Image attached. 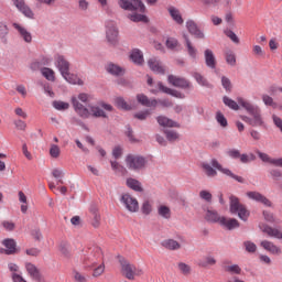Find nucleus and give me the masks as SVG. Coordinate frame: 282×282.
Returning <instances> with one entry per match:
<instances>
[{"instance_id": "obj_1", "label": "nucleus", "mask_w": 282, "mask_h": 282, "mask_svg": "<svg viewBox=\"0 0 282 282\" xmlns=\"http://www.w3.org/2000/svg\"><path fill=\"white\" fill-rule=\"evenodd\" d=\"M80 263L84 270H91L94 279L105 274V252L98 246H90L83 250Z\"/></svg>"}, {"instance_id": "obj_2", "label": "nucleus", "mask_w": 282, "mask_h": 282, "mask_svg": "<svg viewBox=\"0 0 282 282\" xmlns=\"http://www.w3.org/2000/svg\"><path fill=\"white\" fill-rule=\"evenodd\" d=\"M118 4L122 10L131 12L128 14V19L133 21V23H149V18L144 15L147 6H144L142 0H119Z\"/></svg>"}, {"instance_id": "obj_3", "label": "nucleus", "mask_w": 282, "mask_h": 282, "mask_svg": "<svg viewBox=\"0 0 282 282\" xmlns=\"http://www.w3.org/2000/svg\"><path fill=\"white\" fill-rule=\"evenodd\" d=\"M237 102L252 117L240 116L243 122H247L251 127H263V117H261V108L259 106L252 105V102L246 100L243 97H238Z\"/></svg>"}, {"instance_id": "obj_4", "label": "nucleus", "mask_w": 282, "mask_h": 282, "mask_svg": "<svg viewBox=\"0 0 282 282\" xmlns=\"http://www.w3.org/2000/svg\"><path fill=\"white\" fill-rule=\"evenodd\" d=\"M202 169L207 177H217V171H219V173H223V175H227L228 177L236 180V182H239V184H243V182H246V180L243 177L236 175L228 167H224L219 163V161H217V159H213L210 161V164L202 163Z\"/></svg>"}, {"instance_id": "obj_5", "label": "nucleus", "mask_w": 282, "mask_h": 282, "mask_svg": "<svg viewBox=\"0 0 282 282\" xmlns=\"http://www.w3.org/2000/svg\"><path fill=\"white\" fill-rule=\"evenodd\" d=\"M70 102L73 105L74 111L79 116V118H83L86 120L87 118H107V113H105V110L100 108L99 106H90L89 109L85 107L80 101H78V98L76 96L72 97Z\"/></svg>"}, {"instance_id": "obj_6", "label": "nucleus", "mask_w": 282, "mask_h": 282, "mask_svg": "<svg viewBox=\"0 0 282 282\" xmlns=\"http://www.w3.org/2000/svg\"><path fill=\"white\" fill-rule=\"evenodd\" d=\"M119 263L121 265V274L128 281H135V276H144V269L135 267L123 257H119Z\"/></svg>"}, {"instance_id": "obj_7", "label": "nucleus", "mask_w": 282, "mask_h": 282, "mask_svg": "<svg viewBox=\"0 0 282 282\" xmlns=\"http://www.w3.org/2000/svg\"><path fill=\"white\" fill-rule=\"evenodd\" d=\"M229 204H230V213L232 215H238L239 219L242 221H248V218L250 217V212L246 208V205L241 204L239 202V198L235 195H231L229 197Z\"/></svg>"}, {"instance_id": "obj_8", "label": "nucleus", "mask_w": 282, "mask_h": 282, "mask_svg": "<svg viewBox=\"0 0 282 282\" xmlns=\"http://www.w3.org/2000/svg\"><path fill=\"white\" fill-rule=\"evenodd\" d=\"M126 165L130 171H142L147 166V159L138 154H128L126 156Z\"/></svg>"}, {"instance_id": "obj_9", "label": "nucleus", "mask_w": 282, "mask_h": 282, "mask_svg": "<svg viewBox=\"0 0 282 282\" xmlns=\"http://www.w3.org/2000/svg\"><path fill=\"white\" fill-rule=\"evenodd\" d=\"M120 200L129 213H138V210H140L138 199L130 194H123Z\"/></svg>"}, {"instance_id": "obj_10", "label": "nucleus", "mask_w": 282, "mask_h": 282, "mask_svg": "<svg viewBox=\"0 0 282 282\" xmlns=\"http://www.w3.org/2000/svg\"><path fill=\"white\" fill-rule=\"evenodd\" d=\"M106 28V37L108 43L116 45V43H118V28H116V23L108 22Z\"/></svg>"}, {"instance_id": "obj_11", "label": "nucleus", "mask_w": 282, "mask_h": 282, "mask_svg": "<svg viewBox=\"0 0 282 282\" xmlns=\"http://www.w3.org/2000/svg\"><path fill=\"white\" fill-rule=\"evenodd\" d=\"M167 83H170V85H173V87H178L180 89H191V82L182 77L170 75L167 77Z\"/></svg>"}, {"instance_id": "obj_12", "label": "nucleus", "mask_w": 282, "mask_h": 282, "mask_svg": "<svg viewBox=\"0 0 282 282\" xmlns=\"http://www.w3.org/2000/svg\"><path fill=\"white\" fill-rule=\"evenodd\" d=\"M13 4L24 17H28V19H34V12L28 4H25V0H12Z\"/></svg>"}, {"instance_id": "obj_13", "label": "nucleus", "mask_w": 282, "mask_h": 282, "mask_svg": "<svg viewBox=\"0 0 282 282\" xmlns=\"http://www.w3.org/2000/svg\"><path fill=\"white\" fill-rule=\"evenodd\" d=\"M247 197L252 199L253 202H258L259 204H263V206H272V202L268 199L263 194L259 192H247Z\"/></svg>"}, {"instance_id": "obj_14", "label": "nucleus", "mask_w": 282, "mask_h": 282, "mask_svg": "<svg viewBox=\"0 0 282 282\" xmlns=\"http://www.w3.org/2000/svg\"><path fill=\"white\" fill-rule=\"evenodd\" d=\"M55 65L57 69H59L62 76L67 75V73L69 72V62L65 59V56L63 55H57L55 57Z\"/></svg>"}, {"instance_id": "obj_15", "label": "nucleus", "mask_w": 282, "mask_h": 282, "mask_svg": "<svg viewBox=\"0 0 282 282\" xmlns=\"http://www.w3.org/2000/svg\"><path fill=\"white\" fill-rule=\"evenodd\" d=\"M158 87H159L160 91H163V94H169L170 96H173L174 98H181V99L186 98V95H184L183 93H181L176 89H171V88L164 86V84H162V82H159Z\"/></svg>"}, {"instance_id": "obj_16", "label": "nucleus", "mask_w": 282, "mask_h": 282, "mask_svg": "<svg viewBox=\"0 0 282 282\" xmlns=\"http://www.w3.org/2000/svg\"><path fill=\"white\" fill-rule=\"evenodd\" d=\"M206 66L210 69H215L217 67V58H215V53L210 48H206L204 52Z\"/></svg>"}, {"instance_id": "obj_17", "label": "nucleus", "mask_w": 282, "mask_h": 282, "mask_svg": "<svg viewBox=\"0 0 282 282\" xmlns=\"http://www.w3.org/2000/svg\"><path fill=\"white\" fill-rule=\"evenodd\" d=\"M148 65L154 74H164V66L162 65V62L158 59L156 57H152L148 61Z\"/></svg>"}, {"instance_id": "obj_18", "label": "nucleus", "mask_w": 282, "mask_h": 282, "mask_svg": "<svg viewBox=\"0 0 282 282\" xmlns=\"http://www.w3.org/2000/svg\"><path fill=\"white\" fill-rule=\"evenodd\" d=\"M224 58L230 67H235L237 65V54H235L232 48L227 47L224 50Z\"/></svg>"}, {"instance_id": "obj_19", "label": "nucleus", "mask_w": 282, "mask_h": 282, "mask_svg": "<svg viewBox=\"0 0 282 282\" xmlns=\"http://www.w3.org/2000/svg\"><path fill=\"white\" fill-rule=\"evenodd\" d=\"M260 230H262V232H265L269 237H274L275 239H282V231L276 228H272L268 225L261 224Z\"/></svg>"}, {"instance_id": "obj_20", "label": "nucleus", "mask_w": 282, "mask_h": 282, "mask_svg": "<svg viewBox=\"0 0 282 282\" xmlns=\"http://www.w3.org/2000/svg\"><path fill=\"white\" fill-rule=\"evenodd\" d=\"M13 28L19 32L21 39H23L25 43H30L32 41V33H30L25 26H22L19 23H13Z\"/></svg>"}, {"instance_id": "obj_21", "label": "nucleus", "mask_w": 282, "mask_h": 282, "mask_svg": "<svg viewBox=\"0 0 282 282\" xmlns=\"http://www.w3.org/2000/svg\"><path fill=\"white\" fill-rule=\"evenodd\" d=\"M260 246L271 254H281L282 252L281 249L276 245H274V242L269 240L261 241Z\"/></svg>"}, {"instance_id": "obj_22", "label": "nucleus", "mask_w": 282, "mask_h": 282, "mask_svg": "<svg viewBox=\"0 0 282 282\" xmlns=\"http://www.w3.org/2000/svg\"><path fill=\"white\" fill-rule=\"evenodd\" d=\"M137 100L142 105L143 107H158V99H149L147 95L139 94L137 95Z\"/></svg>"}, {"instance_id": "obj_23", "label": "nucleus", "mask_w": 282, "mask_h": 282, "mask_svg": "<svg viewBox=\"0 0 282 282\" xmlns=\"http://www.w3.org/2000/svg\"><path fill=\"white\" fill-rule=\"evenodd\" d=\"M220 226L227 228V230H235V228H239V220L235 218H220Z\"/></svg>"}, {"instance_id": "obj_24", "label": "nucleus", "mask_w": 282, "mask_h": 282, "mask_svg": "<svg viewBox=\"0 0 282 282\" xmlns=\"http://www.w3.org/2000/svg\"><path fill=\"white\" fill-rule=\"evenodd\" d=\"M186 28H187L188 32L192 33L193 36H195L196 39H204V32H202L197 28V24L195 22H193L192 20L186 22Z\"/></svg>"}, {"instance_id": "obj_25", "label": "nucleus", "mask_w": 282, "mask_h": 282, "mask_svg": "<svg viewBox=\"0 0 282 282\" xmlns=\"http://www.w3.org/2000/svg\"><path fill=\"white\" fill-rule=\"evenodd\" d=\"M3 246L7 249H1L0 252H6V254H14L17 252V241L14 239L3 240Z\"/></svg>"}, {"instance_id": "obj_26", "label": "nucleus", "mask_w": 282, "mask_h": 282, "mask_svg": "<svg viewBox=\"0 0 282 282\" xmlns=\"http://www.w3.org/2000/svg\"><path fill=\"white\" fill-rule=\"evenodd\" d=\"M130 61L135 65H142L144 63V55H142V51L138 48L132 50L130 53Z\"/></svg>"}, {"instance_id": "obj_27", "label": "nucleus", "mask_w": 282, "mask_h": 282, "mask_svg": "<svg viewBox=\"0 0 282 282\" xmlns=\"http://www.w3.org/2000/svg\"><path fill=\"white\" fill-rule=\"evenodd\" d=\"M90 217L93 218L91 220V226L94 228H99L100 227V213L98 212V207L93 206L89 209Z\"/></svg>"}, {"instance_id": "obj_28", "label": "nucleus", "mask_w": 282, "mask_h": 282, "mask_svg": "<svg viewBox=\"0 0 282 282\" xmlns=\"http://www.w3.org/2000/svg\"><path fill=\"white\" fill-rule=\"evenodd\" d=\"M26 268V272L28 274L34 279V281H41V272L39 271V269L36 268V265L28 262L25 264Z\"/></svg>"}, {"instance_id": "obj_29", "label": "nucleus", "mask_w": 282, "mask_h": 282, "mask_svg": "<svg viewBox=\"0 0 282 282\" xmlns=\"http://www.w3.org/2000/svg\"><path fill=\"white\" fill-rule=\"evenodd\" d=\"M161 245L166 250H180V248H182V245L174 239H165L161 242Z\"/></svg>"}, {"instance_id": "obj_30", "label": "nucleus", "mask_w": 282, "mask_h": 282, "mask_svg": "<svg viewBox=\"0 0 282 282\" xmlns=\"http://www.w3.org/2000/svg\"><path fill=\"white\" fill-rule=\"evenodd\" d=\"M223 270L224 272H228V274H241V267H239V264H228L224 262Z\"/></svg>"}, {"instance_id": "obj_31", "label": "nucleus", "mask_w": 282, "mask_h": 282, "mask_svg": "<svg viewBox=\"0 0 282 282\" xmlns=\"http://www.w3.org/2000/svg\"><path fill=\"white\" fill-rule=\"evenodd\" d=\"M62 76L70 85H83V79H80L78 75L70 74L69 70L66 73V75H62Z\"/></svg>"}, {"instance_id": "obj_32", "label": "nucleus", "mask_w": 282, "mask_h": 282, "mask_svg": "<svg viewBox=\"0 0 282 282\" xmlns=\"http://www.w3.org/2000/svg\"><path fill=\"white\" fill-rule=\"evenodd\" d=\"M206 221H210L212 224H219L221 223V217H219V214L215 210H207L205 214Z\"/></svg>"}, {"instance_id": "obj_33", "label": "nucleus", "mask_w": 282, "mask_h": 282, "mask_svg": "<svg viewBox=\"0 0 282 282\" xmlns=\"http://www.w3.org/2000/svg\"><path fill=\"white\" fill-rule=\"evenodd\" d=\"M127 186H128V188L135 191V193H142V191H143L142 184H140L139 181L135 178H128Z\"/></svg>"}, {"instance_id": "obj_34", "label": "nucleus", "mask_w": 282, "mask_h": 282, "mask_svg": "<svg viewBox=\"0 0 282 282\" xmlns=\"http://www.w3.org/2000/svg\"><path fill=\"white\" fill-rule=\"evenodd\" d=\"M169 12L175 23H178V25H182V23H184V19H182V13H180V10L171 7L169 9Z\"/></svg>"}, {"instance_id": "obj_35", "label": "nucleus", "mask_w": 282, "mask_h": 282, "mask_svg": "<svg viewBox=\"0 0 282 282\" xmlns=\"http://www.w3.org/2000/svg\"><path fill=\"white\" fill-rule=\"evenodd\" d=\"M200 268H210L213 265H217V259L213 256H206L200 262Z\"/></svg>"}, {"instance_id": "obj_36", "label": "nucleus", "mask_w": 282, "mask_h": 282, "mask_svg": "<svg viewBox=\"0 0 282 282\" xmlns=\"http://www.w3.org/2000/svg\"><path fill=\"white\" fill-rule=\"evenodd\" d=\"M156 120H158V122L161 127H180L177 124V122H175V121H173V120H171V119H169L164 116L158 117Z\"/></svg>"}, {"instance_id": "obj_37", "label": "nucleus", "mask_w": 282, "mask_h": 282, "mask_svg": "<svg viewBox=\"0 0 282 282\" xmlns=\"http://www.w3.org/2000/svg\"><path fill=\"white\" fill-rule=\"evenodd\" d=\"M184 39H185V45L187 47V54H189L192 58H197V48L193 46V43H191V40H188L186 35H184Z\"/></svg>"}, {"instance_id": "obj_38", "label": "nucleus", "mask_w": 282, "mask_h": 282, "mask_svg": "<svg viewBox=\"0 0 282 282\" xmlns=\"http://www.w3.org/2000/svg\"><path fill=\"white\" fill-rule=\"evenodd\" d=\"M52 107H54V109H56V111H67V109H69V102L54 100L52 102Z\"/></svg>"}, {"instance_id": "obj_39", "label": "nucleus", "mask_w": 282, "mask_h": 282, "mask_svg": "<svg viewBox=\"0 0 282 282\" xmlns=\"http://www.w3.org/2000/svg\"><path fill=\"white\" fill-rule=\"evenodd\" d=\"M158 213L160 217H163V219H171V208H169L166 205H161L158 208Z\"/></svg>"}, {"instance_id": "obj_40", "label": "nucleus", "mask_w": 282, "mask_h": 282, "mask_svg": "<svg viewBox=\"0 0 282 282\" xmlns=\"http://www.w3.org/2000/svg\"><path fill=\"white\" fill-rule=\"evenodd\" d=\"M107 72L113 76H120L123 73L122 68L116 64H108Z\"/></svg>"}, {"instance_id": "obj_41", "label": "nucleus", "mask_w": 282, "mask_h": 282, "mask_svg": "<svg viewBox=\"0 0 282 282\" xmlns=\"http://www.w3.org/2000/svg\"><path fill=\"white\" fill-rule=\"evenodd\" d=\"M115 104L118 109H124L126 111H130L131 109V106L127 104V101L122 97L116 98Z\"/></svg>"}, {"instance_id": "obj_42", "label": "nucleus", "mask_w": 282, "mask_h": 282, "mask_svg": "<svg viewBox=\"0 0 282 282\" xmlns=\"http://www.w3.org/2000/svg\"><path fill=\"white\" fill-rule=\"evenodd\" d=\"M41 73H42V76L46 78V80H51L52 83L56 80V77L54 76V70L52 68L44 67L42 68Z\"/></svg>"}, {"instance_id": "obj_43", "label": "nucleus", "mask_w": 282, "mask_h": 282, "mask_svg": "<svg viewBox=\"0 0 282 282\" xmlns=\"http://www.w3.org/2000/svg\"><path fill=\"white\" fill-rule=\"evenodd\" d=\"M223 101L226 107H229V109H234V111H239V104H237V101L230 99L229 97H224Z\"/></svg>"}, {"instance_id": "obj_44", "label": "nucleus", "mask_w": 282, "mask_h": 282, "mask_svg": "<svg viewBox=\"0 0 282 282\" xmlns=\"http://www.w3.org/2000/svg\"><path fill=\"white\" fill-rule=\"evenodd\" d=\"M164 133L169 142H175L180 140V134L175 130H165Z\"/></svg>"}, {"instance_id": "obj_45", "label": "nucleus", "mask_w": 282, "mask_h": 282, "mask_svg": "<svg viewBox=\"0 0 282 282\" xmlns=\"http://www.w3.org/2000/svg\"><path fill=\"white\" fill-rule=\"evenodd\" d=\"M238 159H240L241 164H248L249 162H254L257 160V156H254V154L252 153H249L240 154Z\"/></svg>"}, {"instance_id": "obj_46", "label": "nucleus", "mask_w": 282, "mask_h": 282, "mask_svg": "<svg viewBox=\"0 0 282 282\" xmlns=\"http://www.w3.org/2000/svg\"><path fill=\"white\" fill-rule=\"evenodd\" d=\"M167 50H176L180 47V42L175 37H169L165 43Z\"/></svg>"}, {"instance_id": "obj_47", "label": "nucleus", "mask_w": 282, "mask_h": 282, "mask_svg": "<svg viewBox=\"0 0 282 282\" xmlns=\"http://www.w3.org/2000/svg\"><path fill=\"white\" fill-rule=\"evenodd\" d=\"M50 155H51V158H54L55 160L61 158V148L56 144H52L50 148Z\"/></svg>"}, {"instance_id": "obj_48", "label": "nucleus", "mask_w": 282, "mask_h": 282, "mask_svg": "<svg viewBox=\"0 0 282 282\" xmlns=\"http://www.w3.org/2000/svg\"><path fill=\"white\" fill-rule=\"evenodd\" d=\"M73 276L76 282H87V274L80 273L79 271H74Z\"/></svg>"}, {"instance_id": "obj_49", "label": "nucleus", "mask_w": 282, "mask_h": 282, "mask_svg": "<svg viewBox=\"0 0 282 282\" xmlns=\"http://www.w3.org/2000/svg\"><path fill=\"white\" fill-rule=\"evenodd\" d=\"M194 78L198 83V85H202L203 87H208V80L205 79L204 76L199 73H194Z\"/></svg>"}, {"instance_id": "obj_50", "label": "nucleus", "mask_w": 282, "mask_h": 282, "mask_svg": "<svg viewBox=\"0 0 282 282\" xmlns=\"http://www.w3.org/2000/svg\"><path fill=\"white\" fill-rule=\"evenodd\" d=\"M13 124H14L15 129H18V131H25V129H28V123H25V121H23L21 119L14 120Z\"/></svg>"}, {"instance_id": "obj_51", "label": "nucleus", "mask_w": 282, "mask_h": 282, "mask_svg": "<svg viewBox=\"0 0 282 282\" xmlns=\"http://www.w3.org/2000/svg\"><path fill=\"white\" fill-rule=\"evenodd\" d=\"M216 120L218 124H220V127H224V128L228 127V120L221 112H217Z\"/></svg>"}, {"instance_id": "obj_52", "label": "nucleus", "mask_w": 282, "mask_h": 282, "mask_svg": "<svg viewBox=\"0 0 282 282\" xmlns=\"http://www.w3.org/2000/svg\"><path fill=\"white\" fill-rule=\"evenodd\" d=\"M226 153L228 158H231L232 160H239V158L241 156V152L237 149H229Z\"/></svg>"}, {"instance_id": "obj_53", "label": "nucleus", "mask_w": 282, "mask_h": 282, "mask_svg": "<svg viewBox=\"0 0 282 282\" xmlns=\"http://www.w3.org/2000/svg\"><path fill=\"white\" fill-rule=\"evenodd\" d=\"M141 210L143 215H151V212L153 210V206L149 200H145L141 207Z\"/></svg>"}, {"instance_id": "obj_54", "label": "nucleus", "mask_w": 282, "mask_h": 282, "mask_svg": "<svg viewBox=\"0 0 282 282\" xmlns=\"http://www.w3.org/2000/svg\"><path fill=\"white\" fill-rule=\"evenodd\" d=\"M200 199H204L205 202H213V194L208 191H200L199 192Z\"/></svg>"}, {"instance_id": "obj_55", "label": "nucleus", "mask_w": 282, "mask_h": 282, "mask_svg": "<svg viewBox=\"0 0 282 282\" xmlns=\"http://www.w3.org/2000/svg\"><path fill=\"white\" fill-rule=\"evenodd\" d=\"M257 155L262 160L263 162H267L268 164H272V158L268 153H263L261 151H257Z\"/></svg>"}, {"instance_id": "obj_56", "label": "nucleus", "mask_w": 282, "mask_h": 282, "mask_svg": "<svg viewBox=\"0 0 282 282\" xmlns=\"http://www.w3.org/2000/svg\"><path fill=\"white\" fill-rule=\"evenodd\" d=\"M221 85L224 89H226V91H230V89H232V84L230 83V79H228V77L226 76L221 78Z\"/></svg>"}, {"instance_id": "obj_57", "label": "nucleus", "mask_w": 282, "mask_h": 282, "mask_svg": "<svg viewBox=\"0 0 282 282\" xmlns=\"http://www.w3.org/2000/svg\"><path fill=\"white\" fill-rule=\"evenodd\" d=\"M149 116H151V111L144 110V111L135 113L134 118H137L138 120H147V118H149Z\"/></svg>"}, {"instance_id": "obj_58", "label": "nucleus", "mask_w": 282, "mask_h": 282, "mask_svg": "<svg viewBox=\"0 0 282 282\" xmlns=\"http://www.w3.org/2000/svg\"><path fill=\"white\" fill-rule=\"evenodd\" d=\"M245 248L247 252H257V245L252 241H245Z\"/></svg>"}, {"instance_id": "obj_59", "label": "nucleus", "mask_w": 282, "mask_h": 282, "mask_svg": "<svg viewBox=\"0 0 282 282\" xmlns=\"http://www.w3.org/2000/svg\"><path fill=\"white\" fill-rule=\"evenodd\" d=\"M226 36L232 41V43H239V37L231 30L225 31Z\"/></svg>"}, {"instance_id": "obj_60", "label": "nucleus", "mask_w": 282, "mask_h": 282, "mask_svg": "<svg viewBox=\"0 0 282 282\" xmlns=\"http://www.w3.org/2000/svg\"><path fill=\"white\" fill-rule=\"evenodd\" d=\"M14 113H15V116H18L19 118H23V120H26V119H28V112H25V111L23 110V108H21V107L15 108V109H14Z\"/></svg>"}, {"instance_id": "obj_61", "label": "nucleus", "mask_w": 282, "mask_h": 282, "mask_svg": "<svg viewBox=\"0 0 282 282\" xmlns=\"http://www.w3.org/2000/svg\"><path fill=\"white\" fill-rule=\"evenodd\" d=\"M269 47L271 52H275V50H279V41H276V37H273L269 41Z\"/></svg>"}, {"instance_id": "obj_62", "label": "nucleus", "mask_w": 282, "mask_h": 282, "mask_svg": "<svg viewBox=\"0 0 282 282\" xmlns=\"http://www.w3.org/2000/svg\"><path fill=\"white\" fill-rule=\"evenodd\" d=\"M270 175L273 180H281L282 177V173H281V170L279 169H273L270 171Z\"/></svg>"}, {"instance_id": "obj_63", "label": "nucleus", "mask_w": 282, "mask_h": 282, "mask_svg": "<svg viewBox=\"0 0 282 282\" xmlns=\"http://www.w3.org/2000/svg\"><path fill=\"white\" fill-rule=\"evenodd\" d=\"M253 54L254 56H265V52L260 45H253Z\"/></svg>"}, {"instance_id": "obj_64", "label": "nucleus", "mask_w": 282, "mask_h": 282, "mask_svg": "<svg viewBox=\"0 0 282 282\" xmlns=\"http://www.w3.org/2000/svg\"><path fill=\"white\" fill-rule=\"evenodd\" d=\"M17 91L22 96V98H25L28 96V89L23 85H18L17 86Z\"/></svg>"}]
</instances>
